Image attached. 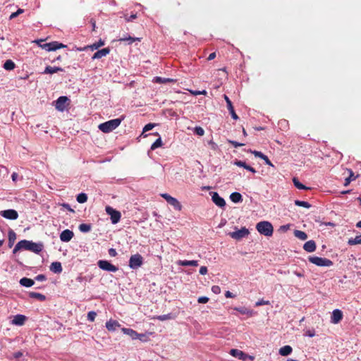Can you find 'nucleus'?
Listing matches in <instances>:
<instances>
[{
    "label": "nucleus",
    "instance_id": "f257e3e1",
    "mask_svg": "<svg viewBox=\"0 0 361 361\" xmlns=\"http://www.w3.org/2000/svg\"><path fill=\"white\" fill-rule=\"evenodd\" d=\"M124 119V116L121 118L112 119L99 125V129L103 133H108L119 126L121 121Z\"/></svg>",
    "mask_w": 361,
    "mask_h": 361
},
{
    "label": "nucleus",
    "instance_id": "f03ea898",
    "mask_svg": "<svg viewBox=\"0 0 361 361\" xmlns=\"http://www.w3.org/2000/svg\"><path fill=\"white\" fill-rule=\"evenodd\" d=\"M20 242L23 250L31 251L35 254H39L44 247L41 243H37L27 240H22Z\"/></svg>",
    "mask_w": 361,
    "mask_h": 361
},
{
    "label": "nucleus",
    "instance_id": "7ed1b4c3",
    "mask_svg": "<svg viewBox=\"0 0 361 361\" xmlns=\"http://www.w3.org/2000/svg\"><path fill=\"white\" fill-rule=\"evenodd\" d=\"M257 231L265 236H271L274 232L272 224L266 221H260L256 225Z\"/></svg>",
    "mask_w": 361,
    "mask_h": 361
},
{
    "label": "nucleus",
    "instance_id": "20e7f679",
    "mask_svg": "<svg viewBox=\"0 0 361 361\" xmlns=\"http://www.w3.org/2000/svg\"><path fill=\"white\" fill-rule=\"evenodd\" d=\"M309 261L318 266V267H331L333 265V262L327 258L319 257L317 256H310L308 258Z\"/></svg>",
    "mask_w": 361,
    "mask_h": 361
},
{
    "label": "nucleus",
    "instance_id": "39448f33",
    "mask_svg": "<svg viewBox=\"0 0 361 361\" xmlns=\"http://www.w3.org/2000/svg\"><path fill=\"white\" fill-rule=\"evenodd\" d=\"M143 264V257L141 255L137 253L131 255L129 259V267L131 269H136L140 267Z\"/></svg>",
    "mask_w": 361,
    "mask_h": 361
},
{
    "label": "nucleus",
    "instance_id": "423d86ee",
    "mask_svg": "<svg viewBox=\"0 0 361 361\" xmlns=\"http://www.w3.org/2000/svg\"><path fill=\"white\" fill-rule=\"evenodd\" d=\"M55 108L59 111H63L69 105L70 99L66 96L59 97L55 102Z\"/></svg>",
    "mask_w": 361,
    "mask_h": 361
},
{
    "label": "nucleus",
    "instance_id": "0eeeda50",
    "mask_svg": "<svg viewBox=\"0 0 361 361\" xmlns=\"http://www.w3.org/2000/svg\"><path fill=\"white\" fill-rule=\"evenodd\" d=\"M105 211L109 215H110V218H111V221L112 224H117L120 221L121 217V214L120 212L114 209V208H112L110 206H106L105 208Z\"/></svg>",
    "mask_w": 361,
    "mask_h": 361
},
{
    "label": "nucleus",
    "instance_id": "6e6552de",
    "mask_svg": "<svg viewBox=\"0 0 361 361\" xmlns=\"http://www.w3.org/2000/svg\"><path fill=\"white\" fill-rule=\"evenodd\" d=\"M161 196L171 206L174 207L175 209L180 211L182 209V205L178 202L177 199L173 197L167 193H162Z\"/></svg>",
    "mask_w": 361,
    "mask_h": 361
},
{
    "label": "nucleus",
    "instance_id": "1a4fd4ad",
    "mask_svg": "<svg viewBox=\"0 0 361 361\" xmlns=\"http://www.w3.org/2000/svg\"><path fill=\"white\" fill-rule=\"evenodd\" d=\"M40 47L42 49L50 51H55V50L61 49V48H64L66 47V45H65L62 43H59V42L54 41V42H51L49 43H45L43 44H40Z\"/></svg>",
    "mask_w": 361,
    "mask_h": 361
},
{
    "label": "nucleus",
    "instance_id": "9d476101",
    "mask_svg": "<svg viewBox=\"0 0 361 361\" xmlns=\"http://www.w3.org/2000/svg\"><path fill=\"white\" fill-rule=\"evenodd\" d=\"M97 264L101 269L108 271L116 272L118 269L117 267L106 260H99Z\"/></svg>",
    "mask_w": 361,
    "mask_h": 361
},
{
    "label": "nucleus",
    "instance_id": "9b49d317",
    "mask_svg": "<svg viewBox=\"0 0 361 361\" xmlns=\"http://www.w3.org/2000/svg\"><path fill=\"white\" fill-rule=\"evenodd\" d=\"M249 233L250 232L248 229H247L245 227H243L236 231L229 233V235L233 239L240 240L243 238L248 235Z\"/></svg>",
    "mask_w": 361,
    "mask_h": 361
},
{
    "label": "nucleus",
    "instance_id": "f8f14e48",
    "mask_svg": "<svg viewBox=\"0 0 361 361\" xmlns=\"http://www.w3.org/2000/svg\"><path fill=\"white\" fill-rule=\"evenodd\" d=\"M0 215L5 219L16 220L18 218V214L15 209H6L0 211Z\"/></svg>",
    "mask_w": 361,
    "mask_h": 361
},
{
    "label": "nucleus",
    "instance_id": "ddd939ff",
    "mask_svg": "<svg viewBox=\"0 0 361 361\" xmlns=\"http://www.w3.org/2000/svg\"><path fill=\"white\" fill-rule=\"evenodd\" d=\"M212 200L216 205L219 207H223L226 205V202L224 198L219 196L218 192H214L212 195Z\"/></svg>",
    "mask_w": 361,
    "mask_h": 361
},
{
    "label": "nucleus",
    "instance_id": "4468645a",
    "mask_svg": "<svg viewBox=\"0 0 361 361\" xmlns=\"http://www.w3.org/2000/svg\"><path fill=\"white\" fill-rule=\"evenodd\" d=\"M74 236V233L72 231L69 229H66L61 232L60 234V240L63 242H69L73 237Z\"/></svg>",
    "mask_w": 361,
    "mask_h": 361
},
{
    "label": "nucleus",
    "instance_id": "2eb2a0df",
    "mask_svg": "<svg viewBox=\"0 0 361 361\" xmlns=\"http://www.w3.org/2000/svg\"><path fill=\"white\" fill-rule=\"evenodd\" d=\"M343 319V312L340 310H334L332 312V315L331 317V322L333 324L339 323Z\"/></svg>",
    "mask_w": 361,
    "mask_h": 361
},
{
    "label": "nucleus",
    "instance_id": "dca6fc26",
    "mask_svg": "<svg viewBox=\"0 0 361 361\" xmlns=\"http://www.w3.org/2000/svg\"><path fill=\"white\" fill-rule=\"evenodd\" d=\"M224 98L226 102L227 108L231 115V117L233 119L237 120L238 118V116L234 111V108H233L231 101L230 100V99L228 98V97L226 94L224 95Z\"/></svg>",
    "mask_w": 361,
    "mask_h": 361
},
{
    "label": "nucleus",
    "instance_id": "f3484780",
    "mask_svg": "<svg viewBox=\"0 0 361 361\" xmlns=\"http://www.w3.org/2000/svg\"><path fill=\"white\" fill-rule=\"evenodd\" d=\"M110 52V49L109 47L104 48L102 49L98 50L96 51L92 57V59H99L104 56H106Z\"/></svg>",
    "mask_w": 361,
    "mask_h": 361
},
{
    "label": "nucleus",
    "instance_id": "a211bd4d",
    "mask_svg": "<svg viewBox=\"0 0 361 361\" xmlns=\"http://www.w3.org/2000/svg\"><path fill=\"white\" fill-rule=\"evenodd\" d=\"M316 243L312 240L307 241L303 245V249L308 252H314L316 250Z\"/></svg>",
    "mask_w": 361,
    "mask_h": 361
},
{
    "label": "nucleus",
    "instance_id": "6ab92c4d",
    "mask_svg": "<svg viewBox=\"0 0 361 361\" xmlns=\"http://www.w3.org/2000/svg\"><path fill=\"white\" fill-rule=\"evenodd\" d=\"M50 270L55 274H61L63 271L61 263L59 262H52L50 265Z\"/></svg>",
    "mask_w": 361,
    "mask_h": 361
},
{
    "label": "nucleus",
    "instance_id": "aec40b11",
    "mask_svg": "<svg viewBox=\"0 0 361 361\" xmlns=\"http://www.w3.org/2000/svg\"><path fill=\"white\" fill-rule=\"evenodd\" d=\"M234 164L238 166L243 167V168L245 169L246 170L251 171L253 173H255L257 172L256 170L253 167L247 165L245 161H243L240 160H237L234 162Z\"/></svg>",
    "mask_w": 361,
    "mask_h": 361
},
{
    "label": "nucleus",
    "instance_id": "412c9836",
    "mask_svg": "<svg viewBox=\"0 0 361 361\" xmlns=\"http://www.w3.org/2000/svg\"><path fill=\"white\" fill-rule=\"evenodd\" d=\"M26 320V317L23 314H17L14 317L12 323L16 325H23Z\"/></svg>",
    "mask_w": 361,
    "mask_h": 361
},
{
    "label": "nucleus",
    "instance_id": "4be33fe9",
    "mask_svg": "<svg viewBox=\"0 0 361 361\" xmlns=\"http://www.w3.org/2000/svg\"><path fill=\"white\" fill-rule=\"evenodd\" d=\"M118 326H120V324L116 320L110 319L106 322V328L109 331H115Z\"/></svg>",
    "mask_w": 361,
    "mask_h": 361
},
{
    "label": "nucleus",
    "instance_id": "5701e85b",
    "mask_svg": "<svg viewBox=\"0 0 361 361\" xmlns=\"http://www.w3.org/2000/svg\"><path fill=\"white\" fill-rule=\"evenodd\" d=\"M231 355L233 357H238L240 360H245L247 356L242 350L238 349H232L230 352Z\"/></svg>",
    "mask_w": 361,
    "mask_h": 361
},
{
    "label": "nucleus",
    "instance_id": "b1692460",
    "mask_svg": "<svg viewBox=\"0 0 361 361\" xmlns=\"http://www.w3.org/2000/svg\"><path fill=\"white\" fill-rule=\"evenodd\" d=\"M122 331L125 334L128 335L129 336H130L132 338V339H133V340L137 338L138 333L137 331H135V330L132 329L123 328L122 329Z\"/></svg>",
    "mask_w": 361,
    "mask_h": 361
},
{
    "label": "nucleus",
    "instance_id": "393cba45",
    "mask_svg": "<svg viewBox=\"0 0 361 361\" xmlns=\"http://www.w3.org/2000/svg\"><path fill=\"white\" fill-rule=\"evenodd\" d=\"M177 264L180 266L186 267V266H198V261L197 260H179Z\"/></svg>",
    "mask_w": 361,
    "mask_h": 361
},
{
    "label": "nucleus",
    "instance_id": "a878e982",
    "mask_svg": "<svg viewBox=\"0 0 361 361\" xmlns=\"http://www.w3.org/2000/svg\"><path fill=\"white\" fill-rule=\"evenodd\" d=\"M8 247H11L13 245V244L16 240V234L12 229H10L8 233Z\"/></svg>",
    "mask_w": 361,
    "mask_h": 361
},
{
    "label": "nucleus",
    "instance_id": "bb28decb",
    "mask_svg": "<svg viewBox=\"0 0 361 361\" xmlns=\"http://www.w3.org/2000/svg\"><path fill=\"white\" fill-rule=\"evenodd\" d=\"M63 68L60 67H51V66H47L43 72L44 74H53L55 73H57L59 71H63Z\"/></svg>",
    "mask_w": 361,
    "mask_h": 361
},
{
    "label": "nucleus",
    "instance_id": "cd10ccee",
    "mask_svg": "<svg viewBox=\"0 0 361 361\" xmlns=\"http://www.w3.org/2000/svg\"><path fill=\"white\" fill-rule=\"evenodd\" d=\"M35 283V281L29 278L23 277L20 280V284L25 287H31Z\"/></svg>",
    "mask_w": 361,
    "mask_h": 361
},
{
    "label": "nucleus",
    "instance_id": "c85d7f7f",
    "mask_svg": "<svg viewBox=\"0 0 361 361\" xmlns=\"http://www.w3.org/2000/svg\"><path fill=\"white\" fill-rule=\"evenodd\" d=\"M292 347L290 345H284L279 349V354L282 356H287L292 353Z\"/></svg>",
    "mask_w": 361,
    "mask_h": 361
},
{
    "label": "nucleus",
    "instance_id": "c756f323",
    "mask_svg": "<svg viewBox=\"0 0 361 361\" xmlns=\"http://www.w3.org/2000/svg\"><path fill=\"white\" fill-rule=\"evenodd\" d=\"M230 199L233 202L238 203L243 201V197L240 193L234 192L230 195Z\"/></svg>",
    "mask_w": 361,
    "mask_h": 361
},
{
    "label": "nucleus",
    "instance_id": "7c9ffc66",
    "mask_svg": "<svg viewBox=\"0 0 361 361\" xmlns=\"http://www.w3.org/2000/svg\"><path fill=\"white\" fill-rule=\"evenodd\" d=\"M29 296L31 298H35V299L39 300V301H44L46 300V296L39 293L30 292L29 293Z\"/></svg>",
    "mask_w": 361,
    "mask_h": 361
},
{
    "label": "nucleus",
    "instance_id": "2f4dec72",
    "mask_svg": "<svg viewBox=\"0 0 361 361\" xmlns=\"http://www.w3.org/2000/svg\"><path fill=\"white\" fill-rule=\"evenodd\" d=\"M294 235L300 240H305L307 238V235L305 232L295 230L294 231Z\"/></svg>",
    "mask_w": 361,
    "mask_h": 361
},
{
    "label": "nucleus",
    "instance_id": "473e14b6",
    "mask_svg": "<svg viewBox=\"0 0 361 361\" xmlns=\"http://www.w3.org/2000/svg\"><path fill=\"white\" fill-rule=\"evenodd\" d=\"M348 171H349L350 174H349V176L345 179V182H344L345 186L348 185L352 180H355V178H357V176H355L354 175V173L351 169H348Z\"/></svg>",
    "mask_w": 361,
    "mask_h": 361
},
{
    "label": "nucleus",
    "instance_id": "72a5a7b5",
    "mask_svg": "<svg viewBox=\"0 0 361 361\" xmlns=\"http://www.w3.org/2000/svg\"><path fill=\"white\" fill-rule=\"evenodd\" d=\"M15 66H16V65H15L14 62L10 59L6 60L4 64V69H6L7 71L13 70L15 68Z\"/></svg>",
    "mask_w": 361,
    "mask_h": 361
},
{
    "label": "nucleus",
    "instance_id": "f704fd0d",
    "mask_svg": "<svg viewBox=\"0 0 361 361\" xmlns=\"http://www.w3.org/2000/svg\"><path fill=\"white\" fill-rule=\"evenodd\" d=\"M293 184L294 185L298 188V189H300V190H308L309 188L306 187L305 185H304L302 183H301L298 179L297 178H293Z\"/></svg>",
    "mask_w": 361,
    "mask_h": 361
},
{
    "label": "nucleus",
    "instance_id": "c9c22d12",
    "mask_svg": "<svg viewBox=\"0 0 361 361\" xmlns=\"http://www.w3.org/2000/svg\"><path fill=\"white\" fill-rule=\"evenodd\" d=\"M348 244L350 245L361 244V235L356 236L355 238H350L348 241Z\"/></svg>",
    "mask_w": 361,
    "mask_h": 361
},
{
    "label": "nucleus",
    "instance_id": "e433bc0d",
    "mask_svg": "<svg viewBox=\"0 0 361 361\" xmlns=\"http://www.w3.org/2000/svg\"><path fill=\"white\" fill-rule=\"evenodd\" d=\"M103 45H104V42L102 39H99L97 42L92 44V45L89 46L88 47L91 50L94 51V50L98 49L99 47H102Z\"/></svg>",
    "mask_w": 361,
    "mask_h": 361
},
{
    "label": "nucleus",
    "instance_id": "4c0bfd02",
    "mask_svg": "<svg viewBox=\"0 0 361 361\" xmlns=\"http://www.w3.org/2000/svg\"><path fill=\"white\" fill-rule=\"evenodd\" d=\"M154 81L157 82V83L162 84V83L173 82L174 80L171 79V78H161V77H155L154 79Z\"/></svg>",
    "mask_w": 361,
    "mask_h": 361
},
{
    "label": "nucleus",
    "instance_id": "58836bf2",
    "mask_svg": "<svg viewBox=\"0 0 361 361\" xmlns=\"http://www.w3.org/2000/svg\"><path fill=\"white\" fill-rule=\"evenodd\" d=\"M79 230L83 233L89 232L91 230V225L87 224H81L79 226Z\"/></svg>",
    "mask_w": 361,
    "mask_h": 361
},
{
    "label": "nucleus",
    "instance_id": "ea45409f",
    "mask_svg": "<svg viewBox=\"0 0 361 361\" xmlns=\"http://www.w3.org/2000/svg\"><path fill=\"white\" fill-rule=\"evenodd\" d=\"M295 204L299 207H302L305 208H310L311 207V204L305 201H301V200H295Z\"/></svg>",
    "mask_w": 361,
    "mask_h": 361
},
{
    "label": "nucleus",
    "instance_id": "a19ab883",
    "mask_svg": "<svg viewBox=\"0 0 361 361\" xmlns=\"http://www.w3.org/2000/svg\"><path fill=\"white\" fill-rule=\"evenodd\" d=\"M234 310L239 312L242 314H252V311L246 307H235Z\"/></svg>",
    "mask_w": 361,
    "mask_h": 361
},
{
    "label": "nucleus",
    "instance_id": "79ce46f5",
    "mask_svg": "<svg viewBox=\"0 0 361 361\" xmlns=\"http://www.w3.org/2000/svg\"><path fill=\"white\" fill-rule=\"evenodd\" d=\"M79 203H85L87 200V196L85 193H80L76 198Z\"/></svg>",
    "mask_w": 361,
    "mask_h": 361
},
{
    "label": "nucleus",
    "instance_id": "37998d69",
    "mask_svg": "<svg viewBox=\"0 0 361 361\" xmlns=\"http://www.w3.org/2000/svg\"><path fill=\"white\" fill-rule=\"evenodd\" d=\"M156 319L159 321H165V320L173 319V317H172L171 314H167L159 315L156 317Z\"/></svg>",
    "mask_w": 361,
    "mask_h": 361
},
{
    "label": "nucleus",
    "instance_id": "c03bdc74",
    "mask_svg": "<svg viewBox=\"0 0 361 361\" xmlns=\"http://www.w3.org/2000/svg\"><path fill=\"white\" fill-rule=\"evenodd\" d=\"M119 40L120 41H128L129 44H132L135 41H140V38H135V37H132L130 36H128V37H125L121 38Z\"/></svg>",
    "mask_w": 361,
    "mask_h": 361
},
{
    "label": "nucleus",
    "instance_id": "a18cd8bd",
    "mask_svg": "<svg viewBox=\"0 0 361 361\" xmlns=\"http://www.w3.org/2000/svg\"><path fill=\"white\" fill-rule=\"evenodd\" d=\"M162 145V141L161 137H159L151 146V149L154 150L159 147H161Z\"/></svg>",
    "mask_w": 361,
    "mask_h": 361
},
{
    "label": "nucleus",
    "instance_id": "49530a36",
    "mask_svg": "<svg viewBox=\"0 0 361 361\" xmlns=\"http://www.w3.org/2000/svg\"><path fill=\"white\" fill-rule=\"evenodd\" d=\"M194 133L200 136H202L204 134V130L202 127L197 126L194 129Z\"/></svg>",
    "mask_w": 361,
    "mask_h": 361
},
{
    "label": "nucleus",
    "instance_id": "de8ad7c7",
    "mask_svg": "<svg viewBox=\"0 0 361 361\" xmlns=\"http://www.w3.org/2000/svg\"><path fill=\"white\" fill-rule=\"evenodd\" d=\"M97 317V313L94 311H90L87 314V319L90 322H94Z\"/></svg>",
    "mask_w": 361,
    "mask_h": 361
},
{
    "label": "nucleus",
    "instance_id": "09e8293b",
    "mask_svg": "<svg viewBox=\"0 0 361 361\" xmlns=\"http://www.w3.org/2000/svg\"><path fill=\"white\" fill-rule=\"evenodd\" d=\"M270 302L269 300H264L263 299L262 300H258L256 303H255V306L256 307H258V306H261V305H269Z\"/></svg>",
    "mask_w": 361,
    "mask_h": 361
},
{
    "label": "nucleus",
    "instance_id": "8fccbe9b",
    "mask_svg": "<svg viewBox=\"0 0 361 361\" xmlns=\"http://www.w3.org/2000/svg\"><path fill=\"white\" fill-rule=\"evenodd\" d=\"M250 152L251 153H252L256 157L261 158L262 159V157H264L265 156V154H264L263 153H262L261 152H259V151L250 150Z\"/></svg>",
    "mask_w": 361,
    "mask_h": 361
},
{
    "label": "nucleus",
    "instance_id": "3c124183",
    "mask_svg": "<svg viewBox=\"0 0 361 361\" xmlns=\"http://www.w3.org/2000/svg\"><path fill=\"white\" fill-rule=\"evenodd\" d=\"M23 249V247H22V245H21V242L19 241L15 246L13 250V254H16L17 252H18L19 250H22Z\"/></svg>",
    "mask_w": 361,
    "mask_h": 361
},
{
    "label": "nucleus",
    "instance_id": "603ef678",
    "mask_svg": "<svg viewBox=\"0 0 361 361\" xmlns=\"http://www.w3.org/2000/svg\"><path fill=\"white\" fill-rule=\"evenodd\" d=\"M137 18V14H131L130 16H125V19L127 22L133 21V20Z\"/></svg>",
    "mask_w": 361,
    "mask_h": 361
},
{
    "label": "nucleus",
    "instance_id": "864d4df0",
    "mask_svg": "<svg viewBox=\"0 0 361 361\" xmlns=\"http://www.w3.org/2000/svg\"><path fill=\"white\" fill-rule=\"evenodd\" d=\"M154 126V124L153 123H148L147 124L144 128H143V131H142V133H144L145 132H147L148 130H152Z\"/></svg>",
    "mask_w": 361,
    "mask_h": 361
},
{
    "label": "nucleus",
    "instance_id": "5fc2aeb1",
    "mask_svg": "<svg viewBox=\"0 0 361 361\" xmlns=\"http://www.w3.org/2000/svg\"><path fill=\"white\" fill-rule=\"evenodd\" d=\"M208 301H209V298L205 296L200 297L197 300V302L199 303H202V304L207 303Z\"/></svg>",
    "mask_w": 361,
    "mask_h": 361
},
{
    "label": "nucleus",
    "instance_id": "6e6d98bb",
    "mask_svg": "<svg viewBox=\"0 0 361 361\" xmlns=\"http://www.w3.org/2000/svg\"><path fill=\"white\" fill-rule=\"evenodd\" d=\"M190 92L195 95V96H197V95H200V94H204V95H206L207 94V91L206 90H202V91H190Z\"/></svg>",
    "mask_w": 361,
    "mask_h": 361
},
{
    "label": "nucleus",
    "instance_id": "4d7b16f0",
    "mask_svg": "<svg viewBox=\"0 0 361 361\" xmlns=\"http://www.w3.org/2000/svg\"><path fill=\"white\" fill-rule=\"evenodd\" d=\"M229 142L235 148L244 145V144H243V143H240L238 142L233 141V140H229Z\"/></svg>",
    "mask_w": 361,
    "mask_h": 361
},
{
    "label": "nucleus",
    "instance_id": "13d9d810",
    "mask_svg": "<svg viewBox=\"0 0 361 361\" xmlns=\"http://www.w3.org/2000/svg\"><path fill=\"white\" fill-rule=\"evenodd\" d=\"M109 255L111 256V257H116L117 255V252L115 249L114 248H110L109 250Z\"/></svg>",
    "mask_w": 361,
    "mask_h": 361
},
{
    "label": "nucleus",
    "instance_id": "bf43d9fd",
    "mask_svg": "<svg viewBox=\"0 0 361 361\" xmlns=\"http://www.w3.org/2000/svg\"><path fill=\"white\" fill-rule=\"evenodd\" d=\"M35 279L39 281H43L46 280V276L44 274H39L35 277Z\"/></svg>",
    "mask_w": 361,
    "mask_h": 361
},
{
    "label": "nucleus",
    "instance_id": "052dcab7",
    "mask_svg": "<svg viewBox=\"0 0 361 361\" xmlns=\"http://www.w3.org/2000/svg\"><path fill=\"white\" fill-rule=\"evenodd\" d=\"M212 290L213 291V293L218 294L220 293L221 289L220 287L218 286H213L212 288Z\"/></svg>",
    "mask_w": 361,
    "mask_h": 361
},
{
    "label": "nucleus",
    "instance_id": "680f3d73",
    "mask_svg": "<svg viewBox=\"0 0 361 361\" xmlns=\"http://www.w3.org/2000/svg\"><path fill=\"white\" fill-rule=\"evenodd\" d=\"M61 206H62L63 207H64L65 209H66L67 210H68L69 212H75V211H74V210L71 207V206H70L68 204H67V203H63V204H61Z\"/></svg>",
    "mask_w": 361,
    "mask_h": 361
},
{
    "label": "nucleus",
    "instance_id": "e2e57ef3",
    "mask_svg": "<svg viewBox=\"0 0 361 361\" xmlns=\"http://www.w3.org/2000/svg\"><path fill=\"white\" fill-rule=\"evenodd\" d=\"M207 273V267L202 266L200 269V274L202 275H205Z\"/></svg>",
    "mask_w": 361,
    "mask_h": 361
},
{
    "label": "nucleus",
    "instance_id": "0e129e2a",
    "mask_svg": "<svg viewBox=\"0 0 361 361\" xmlns=\"http://www.w3.org/2000/svg\"><path fill=\"white\" fill-rule=\"evenodd\" d=\"M262 159L264 160L266 164L271 166H274V165L272 164L271 161L269 159L267 156L265 155L264 157H262Z\"/></svg>",
    "mask_w": 361,
    "mask_h": 361
},
{
    "label": "nucleus",
    "instance_id": "69168bd1",
    "mask_svg": "<svg viewBox=\"0 0 361 361\" xmlns=\"http://www.w3.org/2000/svg\"><path fill=\"white\" fill-rule=\"evenodd\" d=\"M225 296H226V298H234V297H235V295H233L231 291L227 290V291L225 293Z\"/></svg>",
    "mask_w": 361,
    "mask_h": 361
},
{
    "label": "nucleus",
    "instance_id": "338daca9",
    "mask_svg": "<svg viewBox=\"0 0 361 361\" xmlns=\"http://www.w3.org/2000/svg\"><path fill=\"white\" fill-rule=\"evenodd\" d=\"M23 356V353L20 351H18L13 353V357L16 359H18L19 357Z\"/></svg>",
    "mask_w": 361,
    "mask_h": 361
},
{
    "label": "nucleus",
    "instance_id": "774afa93",
    "mask_svg": "<svg viewBox=\"0 0 361 361\" xmlns=\"http://www.w3.org/2000/svg\"><path fill=\"white\" fill-rule=\"evenodd\" d=\"M146 335L143 334H138V336L137 339H139L140 341H145Z\"/></svg>",
    "mask_w": 361,
    "mask_h": 361
}]
</instances>
